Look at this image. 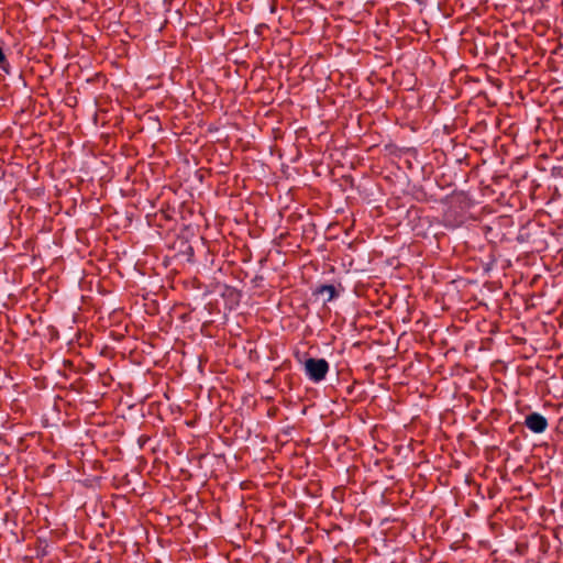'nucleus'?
Instances as JSON below:
<instances>
[{"instance_id": "obj_1", "label": "nucleus", "mask_w": 563, "mask_h": 563, "mask_svg": "<svg viewBox=\"0 0 563 563\" xmlns=\"http://www.w3.org/2000/svg\"><path fill=\"white\" fill-rule=\"evenodd\" d=\"M328 372L329 363L324 358L309 357L305 362V373L307 377L313 383L323 380Z\"/></svg>"}, {"instance_id": "obj_2", "label": "nucleus", "mask_w": 563, "mask_h": 563, "mask_svg": "<svg viewBox=\"0 0 563 563\" xmlns=\"http://www.w3.org/2000/svg\"><path fill=\"white\" fill-rule=\"evenodd\" d=\"M525 426L533 433H542L547 430L549 423L544 416L532 412L526 417Z\"/></svg>"}, {"instance_id": "obj_3", "label": "nucleus", "mask_w": 563, "mask_h": 563, "mask_svg": "<svg viewBox=\"0 0 563 563\" xmlns=\"http://www.w3.org/2000/svg\"><path fill=\"white\" fill-rule=\"evenodd\" d=\"M316 294L325 295V301H331L336 296V290L333 285H321L317 288Z\"/></svg>"}, {"instance_id": "obj_4", "label": "nucleus", "mask_w": 563, "mask_h": 563, "mask_svg": "<svg viewBox=\"0 0 563 563\" xmlns=\"http://www.w3.org/2000/svg\"><path fill=\"white\" fill-rule=\"evenodd\" d=\"M5 66H8L7 58L2 47L0 46V68L7 70Z\"/></svg>"}]
</instances>
